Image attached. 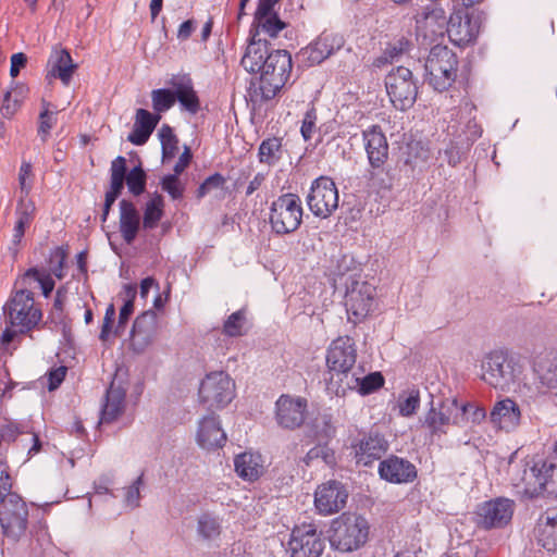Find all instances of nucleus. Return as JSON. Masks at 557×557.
Listing matches in <instances>:
<instances>
[{
  "mask_svg": "<svg viewBox=\"0 0 557 557\" xmlns=\"http://www.w3.org/2000/svg\"><path fill=\"white\" fill-rule=\"evenodd\" d=\"M159 135L161 138L163 154L166 156L172 153L173 150L176 149L177 140L171 127L163 125L159 131Z\"/></svg>",
  "mask_w": 557,
  "mask_h": 557,
  "instance_id": "nucleus-61",
  "label": "nucleus"
},
{
  "mask_svg": "<svg viewBox=\"0 0 557 557\" xmlns=\"http://www.w3.org/2000/svg\"><path fill=\"white\" fill-rule=\"evenodd\" d=\"M235 397V383L223 372L207 374L199 387L200 403L209 410L226 407Z\"/></svg>",
  "mask_w": 557,
  "mask_h": 557,
  "instance_id": "nucleus-6",
  "label": "nucleus"
},
{
  "mask_svg": "<svg viewBox=\"0 0 557 557\" xmlns=\"http://www.w3.org/2000/svg\"><path fill=\"white\" fill-rule=\"evenodd\" d=\"M160 120L159 115H153L149 111L145 109H138L136 111V119H135V125L143 131H146L151 135L154 127L157 126L158 122Z\"/></svg>",
  "mask_w": 557,
  "mask_h": 557,
  "instance_id": "nucleus-57",
  "label": "nucleus"
},
{
  "mask_svg": "<svg viewBox=\"0 0 557 557\" xmlns=\"http://www.w3.org/2000/svg\"><path fill=\"white\" fill-rule=\"evenodd\" d=\"M418 37L431 45L443 38L446 34L448 20L445 10L438 3H429L413 16Z\"/></svg>",
  "mask_w": 557,
  "mask_h": 557,
  "instance_id": "nucleus-8",
  "label": "nucleus"
},
{
  "mask_svg": "<svg viewBox=\"0 0 557 557\" xmlns=\"http://www.w3.org/2000/svg\"><path fill=\"white\" fill-rule=\"evenodd\" d=\"M369 531L364 517L345 512L332 521L330 543L337 550L352 552L367 543Z\"/></svg>",
  "mask_w": 557,
  "mask_h": 557,
  "instance_id": "nucleus-1",
  "label": "nucleus"
},
{
  "mask_svg": "<svg viewBox=\"0 0 557 557\" xmlns=\"http://www.w3.org/2000/svg\"><path fill=\"white\" fill-rule=\"evenodd\" d=\"M175 101L177 100L183 109L191 114H196L200 110V100L197 92L194 89V84L190 77L174 76L170 82Z\"/></svg>",
  "mask_w": 557,
  "mask_h": 557,
  "instance_id": "nucleus-28",
  "label": "nucleus"
},
{
  "mask_svg": "<svg viewBox=\"0 0 557 557\" xmlns=\"http://www.w3.org/2000/svg\"><path fill=\"white\" fill-rule=\"evenodd\" d=\"M198 534L207 541L216 540L221 534V522L218 517L205 512L198 518Z\"/></svg>",
  "mask_w": 557,
  "mask_h": 557,
  "instance_id": "nucleus-43",
  "label": "nucleus"
},
{
  "mask_svg": "<svg viewBox=\"0 0 557 557\" xmlns=\"http://www.w3.org/2000/svg\"><path fill=\"white\" fill-rule=\"evenodd\" d=\"M345 307L350 321H363L376 307L375 286L362 278H351L346 287Z\"/></svg>",
  "mask_w": 557,
  "mask_h": 557,
  "instance_id": "nucleus-5",
  "label": "nucleus"
},
{
  "mask_svg": "<svg viewBox=\"0 0 557 557\" xmlns=\"http://www.w3.org/2000/svg\"><path fill=\"white\" fill-rule=\"evenodd\" d=\"M315 123H317V111L313 107H311L304 116L302 124H301V135L305 140H310L313 136V133L315 131Z\"/></svg>",
  "mask_w": 557,
  "mask_h": 557,
  "instance_id": "nucleus-60",
  "label": "nucleus"
},
{
  "mask_svg": "<svg viewBox=\"0 0 557 557\" xmlns=\"http://www.w3.org/2000/svg\"><path fill=\"white\" fill-rule=\"evenodd\" d=\"M461 410L465 408H460L456 398L435 399L431 396L422 426L426 428L432 436H442L447 433L449 425H460Z\"/></svg>",
  "mask_w": 557,
  "mask_h": 557,
  "instance_id": "nucleus-3",
  "label": "nucleus"
},
{
  "mask_svg": "<svg viewBox=\"0 0 557 557\" xmlns=\"http://www.w3.org/2000/svg\"><path fill=\"white\" fill-rule=\"evenodd\" d=\"M384 384V377L380 372H373L364 376L354 374L345 375V383L339 384L335 394L344 396L348 391H357L361 395H368L379 389Z\"/></svg>",
  "mask_w": 557,
  "mask_h": 557,
  "instance_id": "nucleus-26",
  "label": "nucleus"
},
{
  "mask_svg": "<svg viewBox=\"0 0 557 557\" xmlns=\"http://www.w3.org/2000/svg\"><path fill=\"white\" fill-rule=\"evenodd\" d=\"M292 55L287 50H274L265 58L264 70H292Z\"/></svg>",
  "mask_w": 557,
  "mask_h": 557,
  "instance_id": "nucleus-47",
  "label": "nucleus"
},
{
  "mask_svg": "<svg viewBox=\"0 0 557 557\" xmlns=\"http://www.w3.org/2000/svg\"><path fill=\"white\" fill-rule=\"evenodd\" d=\"M67 373V368L65 366H60L58 368L51 369L47 373V382H48V389L50 392L57 389L61 383L64 381L65 375Z\"/></svg>",
  "mask_w": 557,
  "mask_h": 557,
  "instance_id": "nucleus-64",
  "label": "nucleus"
},
{
  "mask_svg": "<svg viewBox=\"0 0 557 557\" xmlns=\"http://www.w3.org/2000/svg\"><path fill=\"white\" fill-rule=\"evenodd\" d=\"M55 124L54 113L49 110V103L42 101V111L39 114L38 135L45 141L50 133V129Z\"/></svg>",
  "mask_w": 557,
  "mask_h": 557,
  "instance_id": "nucleus-55",
  "label": "nucleus"
},
{
  "mask_svg": "<svg viewBox=\"0 0 557 557\" xmlns=\"http://www.w3.org/2000/svg\"><path fill=\"white\" fill-rule=\"evenodd\" d=\"M363 140L370 165L381 168L388 158V144L380 126L373 125L364 131Z\"/></svg>",
  "mask_w": 557,
  "mask_h": 557,
  "instance_id": "nucleus-24",
  "label": "nucleus"
},
{
  "mask_svg": "<svg viewBox=\"0 0 557 557\" xmlns=\"http://www.w3.org/2000/svg\"><path fill=\"white\" fill-rule=\"evenodd\" d=\"M490 421L497 430L511 432L521 423V410L519 405L511 398H505L495 403Z\"/></svg>",
  "mask_w": 557,
  "mask_h": 557,
  "instance_id": "nucleus-22",
  "label": "nucleus"
},
{
  "mask_svg": "<svg viewBox=\"0 0 557 557\" xmlns=\"http://www.w3.org/2000/svg\"><path fill=\"white\" fill-rule=\"evenodd\" d=\"M36 207L29 198L21 197L16 207V223L13 232V242L20 243L35 215Z\"/></svg>",
  "mask_w": 557,
  "mask_h": 557,
  "instance_id": "nucleus-36",
  "label": "nucleus"
},
{
  "mask_svg": "<svg viewBox=\"0 0 557 557\" xmlns=\"http://www.w3.org/2000/svg\"><path fill=\"white\" fill-rule=\"evenodd\" d=\"M164 201L161 195L154 194L146 203L143 225L147 230H152L163 215Z\"/></svg>",
  "mask_w": 557,
  "mask_h": 557,
  "instance_id": "nucleus-41",
  "label": "nucleus"
},
{
  "mask_svg": "<svg viewBox=\"0 0 557 557\" xmlns=\"http://www.w3.org/2000/svg\"><path fill=\"white\" fill-rule=\"evenodd\" d=\"M302 206L298 195L287 193L277 197L270 208V224L274 233L285 235L295 232L302 221Z\"/></svg>",
  "mask_w": 557,
  "mask_h": 557,
  "instance_id": "nucleus-2",
  "label": "nucleus"
},
{
  "mask_svg": "<svg viewBox=\"0 0 557 557\" xmlns=\"http://www.w3.org/2000/svg\"><path fill=\"white\" fill-rule=\"evenodd\" d=\"M110 190L106 194V209H111L116 198L121 195L126 172V159L122 156L115 158L111 163Z\"/></svg>",
  "mask_w": 557,
  "mask_h": 557,
  "instance_id": "nucleus-35",
  "label": "nucleus"
},
{
  "mask_svg": "<svg viewBox=\"0 0 557 557\" xmlns=\"http://www.w3.org/2000/svg\"><path fill=\"white\" fill-rule=\"evenodd\" d=\"M540 471V462L530 468L528 465L511 466L509 470L510 482L516 494L521 497L533 498L546 493Z\"/></svg>",
  "mask_w": 557,
  "mask_h": 557,
  "instance_id": "nucleus-15",
  "label": "nucleus"
},
{
  "mask_svg": "<svg viewBox=\"0 0 557 557\" xmlns=\"http://www.w3.org/2000/svg\"><path fill=\"white\" fill-rule=\"evenodd\" d=\"M387 94L393 104L406 110L417 97V86L412 82V72H389L385 78Z\"/></svg>",
  "mask_w": 557,
  "mask_h": 557,
  "instance_id": "nucleus-16",
  "label": "nucleus"
},
{
  "mask_svg": "<svg viewBox=\"0 0 557 557\" xmlns=\"http://www.w3.org/2000/svg\"><path fill=\"white\" fill-rule=\"evenodd\" d=\"M307 205L313 215L329 218L338 208V190L333 180L326 176L314 180L307 196Z\"/></svg>",
  "mask_w": 557,
  "mask_h": 557,
  "instance_id": "nucleus-9",
  "label": "nucleus"
},
{
  "mask_svg": "<svg viewBox=\"0 0 557 557\" xmlns=\"http://www.w3.org/2000/svg\"><path fill=\"white\" fill-rule=\"evenodd\" d=\"M379 474L387 482L404 484L412 482L417 478V469L414 465L404 458L389 456L380 462Z\"/></svg>",
  "mask_w": 557,
  "mask_h": 557,
  "instance_id": "nucleus-21",
  "label": "nucleus"
},
{
  "mask_svg": "<svg viewBox=\"0 0 557 557\" xmlns=\"http://www.w3.org/2000/svg\"><path fill=\"white\" fill-rule=\"evenodd\" d=\"M226 180L220 174L214 173L205 180V182L197 189L196 196L197 198H203L206 195L215 191L223 190Z\"/></svg>",
  "mask_w": 557,
  "mask_h": 557,
  "instance_id": "nucleus-53",
  "label": "nucleus"
},
{
  "mask_svg": "<svg viewBox=\"0 0 557 557\" xmlns=\"http://www.w3.org/2000/svg\"><path fill=\"white\" fill-rule=\"evenodd\" d=\"M308 412V401L300 396L281 395L275 401L274 419L278 426L286 430L300 428Z\"/></svg>",
  "mask_w": 557,
  "mask_h": 557,
  "instance_id": "nucleus-12",
  "label": "nucleus"
},
{
  "mask_svg": "<svg viewBox=\"0 0 557 557\" xmlns=\"http://www.w3.org/2000/svg\"><path fill=\"white\" fill-rule=\"evenodd\" d=\"M162 190L168 193L172 199H181L183 197L185 186L176 174H170L161 181Z\"/></svg>",
  "mask_w": 557,
  "mask_h": 557,
  "instance_id": "nucleus-54",
  "label": "nucleus"
},
{
  "mask_svg": "<svg viewBox=\"0 0 557 557\" xmlns=\"http://www.w3.org/2000/svg\"><path fill=\"white\" fill-rule=\"evenodd\" d=\"M348 493L341 482L329 481L318 486L314 493V505L324 516L333 515L346 505Z\"/></svg>",
  "mask_w": 557,
  "mask_h": 557,
  "instance_id": "nucleus-19",
  "label": "nucleus"
},
{
  "mask_svg": "<svg viewBox=\"0 0 557 557\" xmlns=\"http://www.w3.org/2000/svg\"><path fill=\"white\" fill-rule=\"evenodd\" d=\"M8 322L21 332L36 326L41 320V311L35 305L33 293L27 289L16 290L3 307Z\"/></svg>",
  "mask_w": 557,
  "mask_h": 557,
  "instance_id": "nucleus-7",
  "label": "nucleus"
},
{
  "mask_svg": "<svg viewBox=\"0 0 557 557\" xmlns=\"http://www.w3.org/2000/svg\"><path fill=\"white\" fill-rule=\"evenodd\" d=\"M334 44L335 37L332 34L323 33L314 42L301 49L299 57L306 66L319 65L333 53Z\"/></svg>",
  "mask_w": 557,
  "mask_h": 557,
  "instance_id": "nucleus-29",
  "label": "nucleus"
},
{
  "mask_svg": "<svg viewBox=\"0 0 557 557\" xmlns=\"http://www.w3.org/2000/svg\"><path fill=\"white\" fill-rule=\"evenodd\" d=\"M12 482L4 465L0 462V505L11 495H17L11 491Z\"/></svg>",
  "mask_w": 557,
  "mask_h": 557,
  "instance_id": "nucleus-62",
  "label": "nucleus"
},
{
  "mask_svg": "<svg viewBox=\"0 0 557 557\" xmlns=\"http://www.w3.org/2000/svg\"><path fill=\"white\" fill-rule=\"evenodd\" d=\"M77 66L65 48L53 46L47 62L48 70H76Z\"/></svg>",
  "mask_w": 557,
  "mask_h": 557,
  "instance_id": "nucleus-44",
  "label": "nucleus"
},
{
  "mask_svg": "<svg viewBox=\"0 0 557 557\" xmlns=\"http://www.w3.org/2000/svg\"><path fill=\"white\" fill-rule=\"evenodd\" d=\"M126 392L114 383L110 385L106 395V403L101 410L100 423L115 421L124 411Z\"/></svg>",
  "mask_w": 557,
  "mask_h": 557,
  "instance_id": "nucleus-33",
  "label": "nucleus"
},
{
  "mask_svg": "<svg viewBox=\"0 0 557 557\" xmlns=\"http://www.w3.org/2000/svg\"><path fill=\"white\" fill-rule=\"evenodd\" d=\"M420 407V393L418 389H410L398 398V409L401 417H412Z\"/></svg>",
  "mask_w": 557,
  "mask_h": 557,
  "instance_id": "nucleus-46",
  "label": "nucleus"
},
{
  "mask_svg": "<svg viewBox=\"0 0 557 557\" xmlns=\"http://www.w3.org/2000/svg\"><path fill=\"white\" fill-rule=\"evenodd\" d=\"M27 521V505L20 495H11L0 505V524L8 537L18 540L24 535Z\"/></svg>",
  "mask_w": 557,
  "mask_h": 557,
  "instance_id": "nucleus-10",
  "label": "nucleus"
},
{
  "mask_svg": "<svg viewBox=\"0 0 557 557\" xmlns=\"http://www.w3.org/2000/svg\"><path fill=\"white\" fill-rule=\"evenodd\" d=\"M256 34L247 46L246 52L242 59L244 70H264L265 58L269 54L265 42L255 40Z\"/></svg>",
  "mask_w": 557,
  "mask_h": 557,
  "instance_id": "nucleus-37",
  "label": "nucleus"
},
{
  "mask_svg": "<svg viewBox=\"0 0 557 557\" xmlns=\"http://www.w3.org/2000/svg\"><path fill=\"white\" fill-rule=\"evenodd\" d=\"M540 465L546 494L557 497V455L548 456Z\"/></svg>",
  "mask_w": 557,
  "mask_h": 557,
  "instance_id": "nucleus-38",
  "label": "nucleus"
},
{
  "mask_svg": "<svg viewBox=\"0 0 557 557\" xmlns=\"http://www.w3.org/2000/svg\"><path fill=\"white\" fill-rule=\"evenodd\" d=\"M315 460H322L325 465L332 466L335 463L334 451L326 445H318L311 448L304 459L308 466H310Z\"/></svg>",
  "mask_w": 557,
  "mask_h": 557,
  "instance_id": "nucleus-51",
  "label": "nucleus"
},
{
  "mask_svg": "<svg viewBox=\"0 0 557 557\" xmlns=\"http://www.w3.org/2000/svg\"><path fill=\"white\" fill-rule=\"evenodd\" d=\"M251 26L256 28V35L260 29L271 38H276L278 34L287 27V24L278 17L277 13H274L265 17L253 18Z\"/></svg>",
  "mask_w": 557,
  "mask_h": 557,
  "instance_id": "nucleus-42",
  "label": "nucleus"
},
{
  "mask_svg": "<svg viewBox=\"0 0 557 557\" xmlns=\"http://www.w3.org/2000/svg\"><path fill=\"white\" fill-rule=\"evenodd\" d=\"M66 258V252L62 247L54 248L49 257V264L51 272L58 277H63V264Z\"/></svg>",
  "mask_w": 557,
  "mask_h": 557,
  "instance_id": "nucleus-58",
  "label": "nucleus"
},
{
  "mask_svg": "<svg viewBox=\"0 0 557 557\" xmlns=\"http://www.w3.org/2000/svg\"><path fill=\"white\" fill-rule=\"evenodd\" d=\"M455 64V54L447 47L435 45L430 51L425 69L437 66L438 70H453Z\"/></svg>",
  "mask_w": 557,
  "mask_h": 557,
  "instance_id": "nucleus-39",
  "label": "nucleus"
},
{
  "mask_svg": "<svg viewBox=\"0 0 557 557\" xmlns=\"http://www.w3.org/2000/svg\"><path fill=\"white\" fill-rule=\"evenodd\" d=\"M357 359L355 342L349 336H339L334 339L326 355V364L331 372L330 384H344L346 374H354Z\"/></svg>",
  "mask_w": 557,
  "mask_h": 557,
  "instance_id": "nucleus-4",
  "label": "nucleus"
},
{
  "mask_svg": "<svg viewBox=\"0 0 557 557\" xmlns=\"http://www.w3.org/2000/svg\"><path fill=\"white\" fill-rule=\"evenodd\" d=\"M411 48L412 42L406 37H400L394 42L388 44L373 64L376 67L393 65L395 70H407L403 62L409 58Z\"/></svg>",
  "mask_w": 557,
  "mask_h": 557,
  "instance_id": "nucleus-27",
  "label": "nucleus"
},
{
  "mask_svg": "<svg viewBox=\"0 0 557 557\" xmlns=\"http://www.w3.org/2000/svg\"><path fill=\"white\" fill-rule=\"evenodd\" d=\"M124 182L134 196H139L145 191L146 173L140 166H135L127 174L125 173Z\"/></svg>",
  "mask_w": 557,
  "mask_h": 557,
  "instance_id": "nucleus-49",
  "label": "nucleus"
},
{
  "mask_svg": "<svg viewBox=\"0 0 557 557\" xmlns=\"http://www.w3.org/2000/svg\"><path fill=\"white\" fill-rule=\"evenodd\" d=\"M456 79V72H428V83L437 91H444Z\"/></svg>",
  "mask_w": 557,
  "mask_h": 557,
  "instance_id": "nucleus-52",
  "label": "nucleus"
},
{
  "mask_svg": "<svg viewBox=\"0 0 557 557\" xmlns=\"http://www.w3.org/2000/svg\"><path fill=\"white\" fill-rule=\"evenodd\" d=\"M533 370L545 386L556 383L557 381V352L554 350H545L540 352L533 361Z\"/></svg>",
  "mask_w": 557,
  "mask_h": 557,
  "instance_id": "nucleus-34",
  "label": "nucleus"
},
{
  "mask_svg": "<svg viewBox=\"0 0 557 557\" xmlns=\"http://www.w3.org/2000/svg\"><path fill=\"white\" fill-rule=\"evenodd\" d=\"M223 334L230 337L243 336L247 332V318L244 310L233 312L223 324Z\"/></svg>",
  "mask_w": 557,
  "mask_h": 557,
  "instance_id": "nucleus-45",
  "label": "nucleus"
},
{
  "mask_svg": "<svg viewBox=\"0 0 557 557\" xmlns=\"http://www.w3.org/2000/svg\"><path fill=\"white\" fill-rule=\"evenodd\" d=\"M286 79L285 72H251L248 88L250 100L257 102L274 98Z\"/></svg>",
  "mask_w": 557,
  "mask_h": 557,
  "instance_id": "nucleus-18",
  "label": "nucleus"
},
{
  "mask_svg": "<svg viewBox=\"0 0 557 557\" xmlns=\"http://www.w3.org/2000/svg\"><path fill=\"white\" fill-rule=\"evenodd\" d=\"M140 227V216L133 202L120 201V232L127 244H132Z\"/></svg>",
  "mask_w": 557,
  "mask_h": 557,
  "instance_id": "nucleus-32",
  "label": "nucleus"
},
{
  "mask_svg": "<svg viewBox=\"0 0 557 557\" xmlns=\"http://www.w3.org/2000/svg\"><path fill=\"white\" fill-rule=\"evenodd\" d=\"M237 475L249 482L258 480L264 472V461L259 453L245 451L234 459Z\"/></svg>",
  "mask_w": 557,
  "mask_h": 557,
  "instance_id": "nucleus-31",
  "label": "nucleus"
},
{
  "mask_svg": "<svg viewBox=\"0 0 557 557\" xmlns=\"http://www.w3.org/2000/svg\"><path fill=\"white\" fill-rule=\"evenodd\" d=\"M481 377L492 387L503 391L516 381L513 366L503 351H492L484 358Z\"/></svg>",
  "mask_w": 557,
  "mask_h": 557,
  "instance_id": "nucleus-11",
  "label": "nucleus"
},
{
  "mask_svg": "<svg viewBox=\"0 0 557 557\" xmlns=\"http://www.w3.org/2000/svg\"><path fill=\"white\" fill-rule=\"evenodd\" d=\"M32 164L29 162H22L18 173V184L21 189V197L28 198L32 189Z\"/></svg>",
  "mask_w": 557,
  "mask_h": 557,
  "instance_id": "nucleus-59",
  "label": "nucleus"
},
{
  "mask_svg": "<svg viewBox=\"0 0 557 557\" xmlns=\"http://www.w3.org/2000/svg\"><path fill=\"white\" fill-rule=\"evenodd\" d=\"M144 485V478L140 474L132 485L125 488L124 504L126 507L132 509L139 506L140 500V487Z\"/></svg>",
  "mask_w": 557,
  "mask_h": 557,
  "instance_id": "nucleus-56",
  "label": "nucleus"
},
{
  "mask_svg": "<svg viewBox=\"0 0 557 557\" xmlns=\"http://www.w3.org/2000/svg\"><path fill=\"white\" fill-rule=\"evenodd\" d=\"M282 139L278 137L267 138L259 146L258 156L261 163L273 165L282 158Z\"/></svg>",
  "mask_w": 557,
  "mask_h": 557,
  "instance_id": "nucleus-40",
  "label": "nucleus"
},
{
  "mask_svg": "<svg viewBox=\"0 0 557 557\" xmlns=\"http://www.w3.org/2000/svg\"><path fill=\"white\" fill-rule=\"evenodd\" d=\"M357 463L370 466L379 460L388 449L387 441L380 434L364 435L355 446Z\"/></svg>",
  "mask_w": 557,
  "mask_h": 557,
  "instance_id": "nucleus-25",
  "label": "nucleus"
},
{
  "mask_svg": "<svg viewBox=\"0 0 557 557\" xmlns=\"http://www.w3.org/2000/svg\"><path fill=\"white\" fill-rule=\"evenodd\" d=\"M481 24L480 14L457 11L448 18L446 34L455 46L466 47L476 40Z\"/></svg>",
  "mask_w": 557,
  "mask_h": 557,
  "instance_id": "nucleus-13",
  "label": "nucleus"
},
{
  "mask_svg": "<svg viewBox=\"0 0 557 557\" xmlns=\"http://www.w3.org/2000/svg\"><path fill=\"white\" fill-rule=\"evenodd\" d=\"M536 539L546 550H557V509H548L540 517L536 527Z\"/></svg>",
  "mask_w": 557,
  "mask_h": 557,
  "instance_id": "nucleus-30",
  "label": "nucleus"
},
{
  "mask_svg": "<svg viewBox=\"0 0 557 557\" xmlns=\"http://www.w3.org/2000/svg\"><path fill=\"white\" fill-rule=\"evenodd\" d=\"M459 406L460 408H465V410H461L460 425L468 421L473 424H480L486 418V410L482 406H478L473 403H459Z\"/></svg>",
  "mask_w": 557,
  "mask_h": 557,
  "instance_id": "nucleus-48",
  "label": "nucleus"
},
{
  "mask_svg": "<svg viewBox=\"0 0 557 557\" xmlns=\"http://www.w3.org/2000/svg\"><path fill=\"white\" fill-rule=\"evenodd\" d=\"M288 547L292 557H320L324 542L315 525L304 523L293 529Z\"/></svg>",
  "mask_w": 557,
  "mask_h": 557,
  "instance_id": "nucleus-14",
  "label": "nucleus"
},
{
  "mask_svg": "<svg viewBox=\"0 0 557 557\" xmlns=\"http://www.w3.org/2000/svg\"><path fill=\"white\" fill-rule=\"evenodd\" d=\"M196 440L198 445L206 450L223 447L226 442V434L216 416L210 414L199 421Z\"/></svg>",
  "mask_w": 557,
  "mask_h": 557,
  "instance_id": "nucleus-23",
  "label": "nucleus"
},
{
  "mask_svg": "<svg viewBox=\"0 0 557 557\" xmlns=\"http://www.w3.org/2000/svg\"><path fill=\"white\" fill-rule=\"evenodd\" d=\"M515 504L508 498H495L483 503L476 510V522L484 529L503 528L512 518Z\"/></svg>",
  "mask_w": 557,
  "mask_h": 557,
  "instance_id": "nucleus-17",
  "label": "nucleus"
},
{
  "mask_svg": "<svg viewBox=\"0 0 557 557\" xmlns=\"http://www.w3.org/2000/svg\"><path fill=\"white\" fill-rule=\"evenodd\" d=\"M21 106H22V102L12 98L11 92H5L4 97H3L2 104L0 107V112L3 117L12 119L15 115V113L20 110Z\"/></svg>",
  "mask_w": 557,
  "mask_h": 557,
  "instance_id": "nucleus-63",
  "label": "nucleus"
},
{
  "mask_svg": "<svg viewBox=\"0 0 557 557\" xmlns=\"http://www.w3.org/2000/svg\"><path fill=\"white\" fill-rule=\"evenodd\" d=\"M158 329V317L152 310L137 317L131 334L132 349L138 354L144 352L156 339Z\"/></svg>",
  "mask_w": 557,
  "mask_h": 557,
  "instance_id": "nucleus-20",
  "label": "nucleus"
},
{
  "mask_svg": "<svg viewBox=\"0 0 557 557\" xmlns=\"http://www.w3.org/2000/svg\"><path fill=\"white\" fill-rule=\"evenodd\" d=\"M153 110L157 112H165L175 103L173 89H154L151 92Z\"/></svg>",
  "mask_w": 557,
  "mask_h": 557,
  "instance_id": "nucleus-50",
  "label": "nucleus"
}]
</instances>
